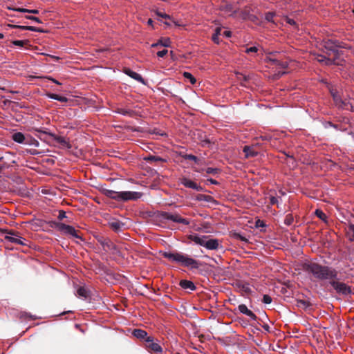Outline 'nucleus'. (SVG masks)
Masks as SVG:
<instances>
[{
    "mask_svg": "<svg viewBox=\"0 0 354 354\" xmlns=\"http://www.w3.org/2000/svg\"><path fill=\"white\" fill-rule=\"evenodd\" d=\"M262 301L266 304H270L272 302V298L268 295H264Z\"/></svg>",
    "mask_w": 354,
    "mask_h": 354,
    "instance_id": "43",
    "label": "nucleus"
},
{
    "mask_svg": "<svg viewBox=\"0 0 354 354\" xmlns=\"http://www.w3.org/2000/svg\"><path fill=\"white\" fill-rule=\"evenodd\" d=\"M146 342H147L149 344L147 345V347H149L150 349H151L155 353H161L162 352L161 346L158 343L153 342V338L152 337H148L146 339Z\"/></svg>",
    "mask_w": 354,
    "mask_h": 354,
    "instance_id": "14",
    "label": "nucleus"
},
{
    "mask_svg": "<svg viewBox=\"0 0 354 354\" xmlns=\"http://www.w3.org/2000/svg\"><path fill=\"white\" fill-rule=\"evenodd\" d=\"M109 225L115 232H120L124 227V224L120 221L113 219L109 222Z\"/></svg>",
    "mask_w": 354,
    "mask_h": 354,
    "instance_id": "16",
    "label": "nucleus"
},
{
    "mask_svg": "<svg viewBox=\"0 0 354 354\" xmlns=\"http://www.w3.org/2000/svg\"><path fill=\"white\" fill-rule=\"evenodd\" d=\"M157 15L162 18H169V16L168 15L160 12H157Z\"/></svg>",
    "mask_w": 354,
    "mask_h": 354,
    "instance_id": "55",
    "label": "nucleus"
},
{
    "mask_svg": "<svg viewBox=\"0 0 354 354\" xmlns=\"http://www.w3.org/2000/svg\"><path fill=\"white\" fill-rule=\"evenodd\" d=\"M203 247L208 250H216L219 247V242L217 239H208L207 236H206L204 241Z\"/></svg>",
    "mask_w": 354,
    "mask_h": 354,
    "instance_id": "12",
    "label": "nucleus"
},
{
    "mask_svg": "<svg viewBox=\"0 0 354 354\" xmlns=\"http://www.w3.org/2000/svg\"><path fill=\"white\" fill-rule=\"evenodd\" d=\"M275 55H280L279 52H273L270 54V55L267 57V60L271 63L276 64V66L279 68H286L288 66V62L287 61H280L279 57H274Z\"/></svg>",
    "mask_w": 354,
    "mask_h": 354,
    "instance_id": "7",
    "label": "nucleus"
},
{
    "mask_svg": "<svg viewBox=\"0 0 354 354\" xmlns=\"http://www.w3.org/2000/svg\"><path fill=\"white\" fill-rule=\"evenodd\" d=\"M205 236H201V235L194 234H190L188 236V239L197 245L203 246Z\"/></svg>",
    "mask_w": 354,
    "mask_h": 354,
    "instance_id": "17",
    "label": "nucleus"
},
{
    "mask_svg": "<svg viewBox=\"0 0 354 354\" xmlns=\"http://www.w3.org/2000/svg\"><path fill=\"white\" fill-rule=\"evenodd\" d=\"M77 295L79 297L86 299L88 297V292L84 287H80L77 290Z\"/></svg>",
    "mask_w": 354,
    "mask_h": 354,
    "instance_id": "29",
    "label": "nucleus"
},
{
    "mask_svg": "<svg viewBox=\"0 0 354 354\" xmlns=\"http://www.w3.org/2000/svg\"><path fill=\"white\" fill-rule=\"evenodd\" d=\"M309 306H310V304L306 300L300 299V300H297V306H298L299 308H301L306 309Z\"/></svg>",
    "mask_w": 354,
    "mask_h": 354,
    "instance_id": "31",
    "label": "nucleus"
},
{
    "mask_svg": "<svg viewBox=\"0 0 354 354\" xmlns=\"http://www.w3.org/2000/svg\"><path fill=\"white\" fill-rule=\"evenodd\" d=\"M6 239L12 243L19 245H26V240L24 238L13 233H9V234L6 236Z\"/></svg>",
    "mask_w": 354,
    "mask_h": 354,
    "instance_id": "10",
    "label": "nucleus"
},
{
    "mask_svg": "<svg viewBox=\"0 0 354 354\" xmlns=\"http://www.w3.org/2000/svg\"><path fill=\"white\" fill-rule=\"evenodd\" d=\"M162 217L163 219L171 221L173 222L181 223V224L186 225H187L190 223V221L188 219L182 218L178 214H171L169 212H163L162 214Z\"/></svg>",
    "mask_w": 354,
    "mask_h": 354,
    "instance_id": "5",
    "label": "nucleus"
},
{
    "mask_svg": "<svg viewBox=\"0 0 354 354\" xmlns=\"http://www.w3.org/2000/svg\"><path fill=\"white\" fill-rule=\"evenodd\" d=\"M180 183L186 187L191 188L198 192L203 191V188L201 186L187 178L183 177L180 178Z\"/></svg>",
    "mask_w": 354,
    "mask_h": 354,
    "instance_id": "8",
    "label": "nucleus"
},
{
    "mask_svg": "<svg viewBox=\"0 0 354 354\" xmlns=\"http://www.w3.org/2000/svg\"><path fill=\"white\" fill-rule=\"evenodd\" d=\"M243 152L246 158L254 157L257 155V152L254 150L253 147L245 146Z\"/></svg>",
    "mask_w": 354,
    "mask_h": 354,
    "instance_id": "23",
    "label": "nucleus"
},
{
    "mask_svg": "<svg viewBox=\"0 0 354 354\" xmlns=\"http://www.w3.org/2000/svg\"><path fill=\"white\" fill-rule=\"evenodd\" d=\"M160 45L159 41L155 44H151V47H156Z\"/></svg>",
    "mask_w": 354,
    "mask_h": 354,
    "instance_id": "62",
    "label": "nucleus"
},
{
    "mask_svg": "<svg viewBox=\"0 0 354 354\" xmlns=\"http://www.w3.org/2000/svg\"><path fill=\"white\" fill-rule=\"evenodd\" d=\"M12 138L15 142L17 143L25 145L27 138H26L22 133L17 132L12 134Z\"/></svg>",
    "mask_w": 354,
    "mask_h": 354,
    "instance_id": "20",
    "label": "nucleus"
},
{
    "mask_svg": "<svg viewBox=\"0 0 354 354\" xmlns=\"http://www.w3.org/2000/svg\"><path fill=\"white\" fill-rule=\"evenodd\" d=\"M153 22V20H152L151 19H149V20L147 21V24H148L149 25H151V26H152Z\"/></svg>",
    "mask_w": 354,
    "mask_h": 354,
    "instance_id": "61",
    "label": "nucleus"
},
{
    "mask_svg": "<svg viewBox=\"0 0 354 354\" xmlns=\"http://www.w3.org/2000/svg\"><path fill=\"white\" fill-rule=\"evenodd\" d=\"M2 38H3V35L0 32V39H2Z\"/></svg>",
    "mask_w": 354,
    "mask_h": 354,
    "instance_id": "63",
    "label": "nucleus"
},
{
    "mask_svg": "<svg viewBox=\"0 0 354 354\" xmlns=\"http://www.w3.org/2000/svg\"><path fill=\"white\" fill-rule=\"evenodd\" d=\"M162 256L172 263H176L191 269H198L200 263L198 261L178 252H164Z\"/></svg>",
    "mask_w": 354,
    "mask_h": 354,
    "instance_id": "2",
    "label": "nucleus"
},
{
    "mask_svg": "<svg viewBox=\"0 0 354 354\" xmlns=\"http://www.w3.org/2000/svg\"><path fill=\"white\" fill-rule=\"evenodd\" d=\"M125 74H127L128 76L131 77V78L137 80L138 82L144 83V80L142 77V76L138 74V73L131 71V69H126L124 71Z\"/></svg>",
    "mask_w": 354,
    "mask_h": 354,
    "instance_id": "19",
    "label": "nucleus"
},
{
    "mask_svg": "<svg viewBox=\"0 0 354 354\" xmlns=\"http://www.w3.org/2000/svg\"><path fill=\"white\" fill-rule=\"evenodd\" d=\"M223 35L225 37L229 38V37H230L232 36V32L230 31H229V30H225V31L223 32Z\"/></svg>",
    "mask_w": 354,
    "mask_h": 354,
    "instance_id": "56",
    "label": "nucleus"
},
{
    "mask_svg": "<svg viewBox=\"0 0 354 354\" xmlns=\"http://www.w3.org/2000/svg\"><path fill=\"white\" fill-rule=\"evenodd\" d=\"M269 201L271 205H277V207H279V199L277 197L274 196H270Z\"/></svg>",
    "mask_w": 354,
    "mask_h": 354,
    "instance_id": "41",
    "label": "nucleus"
},
{
    "mask_svg": "<svg viewBox=\"0 0 354 354\" xmlns=\"http://www.w3.org/2000/svg\"><path fill=\"white\" fill-rule=\"evenodd\" d=\"M306 270L319 281H329L337 279V271L330 266H323L315 262L306 264Z\"/></svg>",
    "mask_w": 354,
    "mask_h": 354,
    "instance_id": "1",
    "label": "nucleus"
},
{
    "mask_svg": "<svg viewBox=\"0 0 354 354\" xmlns=\"http://www.w3.org/2000/svg\"><path fill=\"white\" fill-rule=\"evenodd\" d=\"M348 232L351 236V239L354 241V225H351L348 227Z\"/></svg>",
    "mask_w": 354,
    "mask_h": 354,
    "instance_id": "46",
    "label": "nucleus"
},
{
    "mask_svg": "<svg viewBox=\"0 0 354 354\" xmlns=\"http://www.w3.org/2000/svg\"><path fill=\"white\" fill-rule=\"evenodd\" d=\"M324 46L328 51L334 53L335 55L339 54V48H343V46L338 41L333 39L325 41Z\"/></svg>",
    "mask_w": 354,
    "mask_h": 354,
    "instance_id": "6",
    "label": "nucleus"
},
{
    "mask_svg": "<svg viewBox=\"0 0 354 354\" xmlns=\"http://www.w3.org/2000/svg\"><path fill=\"white\" fill-rule=\"evenodd\" d=\"M285 73H286V72H285V71H283V72L279 71L278 73L276 75H277V77H281V75H283Z\"/></svg>",
    "mask_w": 354,
    "mask_h": 354,
    "instance_id": "60",
    "label": "nucleus"
},
{
    "mask_svg": "<svg viewBox=\"0 0 354 354\" xmlns=\"http://www.w3.org/2000/svg\"><path fill=\"white\" fill-rule=\"evenodd\" d=\"M46 95L48 97H49L50 99L55 100H57V97H58V95L54 94V93H48V94H46Z\"/></svg>",
    "mask_w": 354,
    "mask_h": 354,
    "instance_id": "53",
    "label": "nucleus"
},
{
    "mask_svg": "<svg viewBox=\"0 0 354 354\" xmlns=\"http://www.w3.org/2000/svg\"><path fill=\"white\" fill-rule=\"evenodd\" d=\"M237 75H238V78L239 80L243 79L245 82H247L250 79V77L248 75H243L241 73H239V74H237Z\"/></svg>",
    "mask_w": 354,
    "mask_h": 354,
    "instance_id": "50",
    "label": "nucleus"
},
{
    "mask_svg": "<svg viewBox=\"0 0 354 354\" xmlns=\"http://www.w3.org/2000/svg\"><path fill=\"white\" fill-rule=\"evenodd\" d=\"M329 283L339 294L347 295L351 292V288L344 283L337 281L336 279H332Z\"/></svg>",
    "mask_w": 354,
    "mask_h": 354,
    "instance_id": "4",
    "label": "nucleus"
},
{
    "mask_svg": "<svg viewBox=\"0 0 354 354\" xmlns=\"http://www.w3.org/2000/svg\"><path fill=\"white\" fill-rule=\"evenodd\" d=\"M207 182H208V183H209L210 184H212V185H218V183L216 180H214L212 178L207 179Z\"/></svg>",
    "mask_w": 354,
    "mask_h": 354,
    "instance_id": "57",
    "label": "nucleus"
},
{
    "mask_svg": "<svg viewBox=\"0 0 354 354\" xmlns=\"http://www.w3.org/2000/svg\"><path fill=\"white\" fill-rule=\"evenodd\" d=\"M57 100L61 102H66L68 101V99L64 96L58 95Z\"/></svg>",
    "mask_w": 354,
    "mask_h": 354,
    "instance_id": "54",
    "label": "nucleus"
},
{
    "mask_svg": "<svg viewBox=\"0 0 354 354\" xmlns=\"http://www.w3.org/2000/svg\"><path fill=\"white\" fill-rule=\"evenodd\" d=\"M66 217V212L64 211H59V215H58V218L59 220H62L63 218H64Z\"/></svg>",
    "mask_w": 354,
    "mask_h": 354,
    "instance_id": "51",
    "label": "nucleus"
},
{
    "mask_svg": "<svg viewBox=\"0 0 354 354\" xmlns=\"http://www.w3.org/2000/svg\"><path fill=\"white\" fill-rule=\"evenodd\" d=\"M49 135L50 136H52L55 141H57L58 143L61 144L62 145L66 146L68 145V142H66V140H65L64 138L55 136L53 133H49Z\"/></svg>",
    "mask_w": 354,
    "mask_h": 354,
    "instance_id": "27",
    "label": "nucleus"
},
{
    "mask_svg": "<svg viewBox=\"0 0 354 354\" xmlns=\"http://www.w3.org/2000/svg\"><path fill=\"white\" fill-rule=\"evenodd\" d=\"M333 100L335 101V104L343 109L349 110L352 108V105L348 102H344L342 100L340 97L335 93H333Z\"/></svg>",
    "mask_w": 354,
    "mask_h": 354,
    "instance_id": "11",
    "label": "nucleus"
},
{
    "mask_svg": "<svg viewBox=\"0 0 354 354\" xmlns=\"http://www.w3.org/2000/svg\"><path fill=\"white\" fill-rule=\"evenodd\" d=\"M315 59L320 63H323L325 65H331L337 64L335 61V59L328 58L322 55H315Z\"/></svg>",
    "mask_w": 354,
    "mask_h": 354,
    "instance_id": "13",
    "label": "nucleus"
},
{
    "mask_svg": "<svg viewBox=\"0 0 354 354\" xmlns=\"http://www.w3.org/2000/svg\"><path fill=\"white\" fill-rule=\"evenodd\" d=\"M167 53H168L167 50L163 49L157 53V56L158 57H163L165 55H166L167 54Z\"/></svg>",
    "mask_w": 354,
    "mask_h": 354,
    "instance_id": "48",
    "label": "nucleus"
},
{
    "mask_svg": "<svg viewBox=\"0 0 354 354\" xmlns=\"http://www.w3.org/2000/svg\"><path fill=\"white\" fill-rule=\"evenodd\" d=\"M145 160H152V161H162L163 160L162 158H161L160 157H157V156H149L147 158H145Z\"/></svg>",
    "mask_w": 354,
    "mask_h": 354,
    "instance_id": "45",
    "label": "nucleus"
},
{
    "mask_svg": "<svg viewBox=\"0 0 354 354\" xmlns=\"http://www.w3.org/2000/svg\"><path fill=\"white\" fill-rule=\"evenodd\" d=\"M315 214L317 217L323 221H326L327 218L326 215L320 209H316Z\"/></svg>",
    "mask_w": 354,
    "mask_h": 354,
    "instance_id": "38",
    "label": "nucleus"
},
{
    "mask_svg": "<svg viewBox=\"0 0 354 354\" xmlns=\"http://www.w3.org/2000/svg\"><path fill=\"white\" fill-rule=\"evenodd\" d=\"M186 159L193 160L195 162H197V161L198 160V158L196 156L192 155V154L187 155Z\"/></svg>",
    "mask_w": 354,
    "mask_h": 354,
    "instance_id": "49",
    "label": "nucleus"
},
{
    "mask_svg": "<svg viewBox=\"0 0 354 354\" xmlns=\"http://www.w3.org/2000/svg\"><path fill=\"white\" fill-rule=\"evenodd\" d=\"M117 112L121 115H128V116H131L132 113H133L132 111H131L129 109H123V108L118 109Z\"/></svg>",
    "mask_w": 354,
    "mask_h": 354,
    "instance_id": "35",
    "label": "nucleus"
},
{
    "mask_svg": "<svg viewBox=\"0 0 354 354\" xmlns=\"http://www.w3.org/2000/svg\"><path fill=\"white\" fill-rule=\"evenodd\" d=\"M294 221L293 216L292 214H288L286 215L285 219H284V223L286 225H290L292 224Z\"/></svg>",
    "mask_w": 354,
    "mask_h": 354,
    "instance_id": "36",
    "label": "nucleus"
},
{
    "mask_svg": "<svg viewBox=\"0 0 354 354\" xmlns=\"http://www.w3.org/2000/svg\"><path fill=\"white\" fill-rule=\"evenodd\" d=\"M240 16L243 19H252L253 15L249 14V11L247 10H242L240 13Z\"/></svg>",
    "mask_w": 354,
    "mask_h": 354,
    "instance_id": "32",
    "label": "nucleus"
},
{
    "mask_svg": "<svg viewBox=\"0 0 354 354\" xmlns=\"http://www.w3.org/2000/svg\"><path fill=\"white\" fill-rule=\"evenodd\" d=\"M59 228L66 234H70L77 239H82L81 236L77 234L76 230L73 226L61 223L59 225Z\"/></svg>",
    "mask_w": 354,
    "mask_h": 354,
    "instance_id": "9",
    "label": "nucleus"
},
{
    "mask_svg": "<svg viewBox=\"0 0 354 354\" xmlns=\"http://www.w3.org/2000/svg\"><path fill=\"white\" fill-rule=\"evenodd\" d=\"M255 227L257 229H260L261 232L265 231V228L266 227V224L262 220L257 219L255 221Z\"/></svg>",
    "mask_w": 354,
    "mask_h": 354,
    "instance_id": "30",
    "label": "nucleus"
},
{
    "mask_svg": "<svg viewBox=\"0 0 354 354\" xmlns=\"http://www.w3.org/2000/svg\"><path fill=\"white\" fill-rule=\"evenodd\" d=\"M259 48L258 46H252L247 48L245 51L247 54H252V55H254L259 52Z\"/></svg>",
    "mask_w": 354,
    "mask_h": 354,
    "instance_id": "34",
    "label": "nucleus"
},
{
    "mask_svg": "<svg viewBox=\"0 0 354 354\" xmlns=\"http://www.w3.org/2000/svg\"><path fill=\"white\" fill-rule=\"evenodd\" d=\"M205 171L207 174H217L218 172V169H216V168H212V167H208L205 169Z\"/></svg>",
    "mask_w": 354,
    "mask_h": 354,
    "instance_id": "47",
    "label": "nucleus"
},
{
    "mask_svg": "<svg viewBox=\"0 0 354 354\" xmlns=\"http://www.w3.org/2000/svg\"><path fill=\"white\" fill-rule=\"evenodd\" d=\"M232 9V6L231 5H226L225 7V10L226 11H230Z\"/></svg>",
    "mask_w": 354,
    "mask_h": 354,
    "instance_id": "59",
    "label": "nucleus"
},
{
    "mask_svg": "<svg viewBox=\"0 0 354 354\" xmlns=\"http://www.w3.org/2000/svg\"><path fill=\"white\" fill-rule=\"evenodd\" d=\"M25 145L38 147L39 146V142L36 139L29 137L26 138Z\"/></svg>",
    "mask_w": 354,
    "mask_h": 354,
    "instance_id": "28",
    "label": "nucleus"
},
{
    "mask_svg": "<svg viewBox=\"0 0 354 354\" xmlns=\"http://www.w3.org/2000/svg\"><path fill=\"white\" fill-rule=\"evenodd\" d=\"M48 79L50 80H51L53 82L55 83L56 84H58V85L61 84V83L59 81H57V80H55V79H53L52 77H49Z\"/></svg>",
    "mask_w": 354,
    "mask_h": 354,
    "instance_id": "58",
    "label": "nucleus"
},
{
    "mask_svg": "<svg viewBox=\"0 0 354 354\" xmlns=\"http://www.w3.org/2000/svg\"><path fill=\"white\" fill-rule=\"evenodd\" d=\"M196 199L198 201H204L209 202V203L215 202L213 197H212L209 195L199 194L196 196Z\"/></svg>",
    "mask_w": 354,
    "mask_h": 354,
    "instance_id": "25",
    "label": "nucleus"
},
{
    "mask_svg": "<svg viewBox=\"0 0 354 354\" xmlns=\"http://www.w3.org/2000/svg\"><path fill=\"white\" fill-rule=\"evenodd\" d=\"M132 334L134 337L140 339H146L149 337L147 336V333L142 329H134Z\"/></svg>",
    "mask_w": 354,
    "mask_h": 354,
    "instance_id": "22",
    "label": "nucleus"
},
{
    "mask_svg": "<svg viewBox=\"0 0 354 354\" xmlns=\"http://www.w3.org/2000/svg\"><path fill=\"white\" fill-rule=\"evenodd\" d=\"M7 8L10 10L20 12H24V13H30V14H38L39 10L37 9H26V8H17L14 6H8Z\"/></svg>",
    "mask_w": 354,
    "mask_h": 354,
    "instance_id": "18",
    "label": "nucleus"
},
{
    "mask_svg": "<svg viewBox=\"0 0 354 354\" xmlns=\"http://www.w3.org/2000/svg\"><path fill=\"white\" fill-rule=\"evenodd\" d=\"M103 194L111 198L118 201H136L142 196V193L138 192L132 191H123L116 192L111 189H105L103 190Z\"/></svg>",
    "mask_w": 354,
    "mask_h": 354,
    "instance_id": "3",
    "label": "nucleus"
},
{
    "mask_svg": "<svg viewBox=\"0 0 354 354\" xmlns=\"http://www.w3.org/2000/svg\"><path fill=\"white\" fill-rule=\"evenodd\" d=\"M14 27L17 28H19L21 30H30V31H32V32H44L43 30H41L39 28L35 27V26L16 25Z\"/></svg>",
    "mask_w": 354,
    "mask_h": 354,
    "instance_id": "24",
    "label": "nucleus"
},
{
    "mask_svg": "<svg viewBox=\"0 0 354 354\" xmlns=\"http://www.w3.org/2000/svg\"><path fill=\"white\" fill-rule=\"evenodd\" d=\"M26 18L27 19H30V20H32V21H34L38 24H41V21L38 18V17H34V16H32V15H27L26 16Z\"/></svg>",
    "mask_w": 354,
    "mask_h": 354,
    "instance_id": "44",
    "label": "nucleus"
},
{
    "mask_svg": "<svg viewBox=\"0 0 354 354\" xmlns=\"http://www.w3.org/2000/svg\"><path fill=\"white\" fill-rule=\"evenodd\" d=\"M238 309L239 312L243 315H245L246 316L249 317L250 319L255 320L257 319V316L254 315V313L249 310L246 305L245 304H241L238 306Z\"/></svg>",
    "mask_w": 354,
    "mask_h": 354,
    "instance_id": "15",
    "label": "nucleus"
},
{
    "mask_svg": "<svg viewBox=\"0 0 354 354\" xmlns=\"http://www.w3.org/2000/svg\"><path fill=\"white\" fill-rule=\"evenodd\" d=\"M183 76L185 79L188 80L192 84H194L196 83L195 77L189 72H184Z\"/></svg>",
    "mask_w": 354,
    "mask_h": 354,
    "instance_id": "33",
    "label": "nucleus"
},
{
    "mask_svg": "<svg viewBox=\"0 0 354 354\" xmlns=\"http://www.w3.org/2000/svg\"><path fill=\"white\" fill-rule=\"evenodd\" d=\"M274 17V12H268L265 15V19L268 22H273V18Z\"/></svg>",
    "mask_w": 354,
    "mask_h": 354,
    "instance_id": "42",
    "label": "nucleus"
},
{
    "mask_svg": "<svg viewBox=\"0 0 354 354\" xmlns=\"http://www.w3.org/2000/svg\"><path fill=\"white\" fill-rule=\"evenodd\" d=\"M2 159V158H0V160Z\"/></svg>",
    "mask_w": 354,
    "mask_h": 354,
    "instance_id": "64",
    "label": "nucleus"
},
{
    "mask_svg": "<svg viewBox=\"0 0 354 354\" xmlns=\"http://www.w3.org/2000/svg\"><path fill=\"white\" fill-rule=\"evenodd\" d=\"M28 42V40H14V41H12V43L15 46L23 47Z\"/></svg>",
    "mask_w": 354,
    "mask_h": 354,
    "instance_id": "37",
    "label": "nucleus"
},
{
    "mask_svg": "<svg viewBox=\"0 0 354 354\" xmlns=\"http://www.w3.org/2000/svg\"><path fill=\"white\" fill-rule=\"evenodd\" d=\"M221 28L218 27L215 29V32L212 37L213 41L217 44L220 43L219 35H221Z\"/></svg>",
    "mask_w": 354,
    "mask_h": 354,
    "instance_id": "26",
    "label": "nucleus"
},
{
    "mask_svg": "<svg viewBox=\"0 0 354 354\" xmlns=\"http://www.w3.org/2000/svg\"><path fill=\"white\" fill-rule=\"evenodd\" d=\"M102 246L105 248H107L108 249H112L114 248V245L109 241V240H104L102 242Z\"/></svg>",
    "mask_w": 354,
    "mask_h": 354,
    "instance_id": "39",
    "label": "nucleus"
},
{
    "mask_svg": "<svg viewBox=\"0 0 354 354\" xmlns=\"http://www.w3.org/2000/svg\"><path fill=\"white\" fill-rule=\"evenodd\" d=\"M180 286L182 288L189 290H194L196 289V286L194 283L189 280H181L180 281Z\"/></svg>",
    "mask_w": 354,
    "mask_h": 354,
    "instance_id": "21",
    "label": "nucleus"
},
{
    "mask_svg": "<svg viewBox=\"0 0 354 354\" xmlns=\"http://www.w3.org/2000/svg\"><path fill=\"white\" fill-rule=\"evenodd\" d=\"M286 22L289 24L291 26H296V22L294 19L290 18H286Z\"/></svg>",
    "mask_w": 354,
    "mask_h": 354,
    "instance_id": "52",
    "label": "nucleus"
},
{
    "mask_svg": "<svg viewBox=\"0 0 354 354\" xmlns=\"http://www.w3.org/2000/svg\"><path fill=\"white\" fill-rule=\"evenodd\" d=\"M160 45L165 47H168L170 45V40L169 38H165L159 41Z\"/></svg>",
    "mask_w": 354,
    "mask_h": 354,
    "instance_id": "40",
    "label": "nucleus"
}]
</instances>
